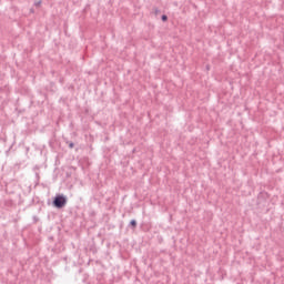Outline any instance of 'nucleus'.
<instances>
[{"instance_id":"f257e3e1","label":"nucleus","mask_w":284,"mask_h":284,"mask_svg":"<svg viewBox=\"0 0 284 284\" xmlns=\"http://www.w3.org/2000/svg\"><path fill=\"white\" fill-rule=\"evenodd\" d=\"M52 204H53V207L61 210L62 207H65V205H68V197H65V195L63 194H58L53 199Z\"/></svg>"},{"instance_id":"f03ea898","label":"nucleus","mask_w":284,"mask_h":284,"mask_svg":"<svg viewBox=\"0 0 284 284\" xmlns=\"http://www.w3.org/2000/svg\"><path fill=\"white\" fill-rule=\"evenodd\" d=\"M130 225H132L133 227H136V220H131Z\"/></svg>"},{"instance_id":"7ed1b4c3","label":"nucleus","mask_w":284,"mask_h":284,"mask_svg":"<svg viewBox=\"0 0 284 284\" xmlns=\"http://www.w3.org/2000/svg\"><path fill=\"white\" fill-rule=\"evenodd\" d=\"M161 19H162V21H168V16H165V14H163L162 17H161Z\"/></svg>"},{"instance_id":"20e7f679","label":"nucleus","mask_w":284,"mask_h":284,"mask_svg":"<svg viewBox=\"0 0 284 284\" xmlns=\"http://www.w3.org/2000/svg\"><path fill=\"white\" fill-rule=\"evenodd\" d=\"M69 148H70V150H72V148H74V143L73 142H69Z\"/></svg>"},{"instance_id":"39448f33","label":"nucleus","mask_w":284,"mask_h":284,"mask_svg":"<svg viewBox=\"0 0 284 284\" xmlns=\"http://www.w3.org/2000/svg\"><path fill=\"white\" fill-rule=\"evenodd\" d=\"M36 6L37 7L41 6V1L36 2Z\"/></svg>"},{"instance_id":"423d86ee","label":"nucleus","mask_w":284,"mask_h":284,"mask_svg":"<svg viewBox=\"0 0 284 284\" xmlns=\"http://www.w3.org/2000/svg\"><path fill=\"white\" fill-rule=\"evenodd\" d=\"M155 14H159V9H155Z\"/></svg>"}]
</instances>
